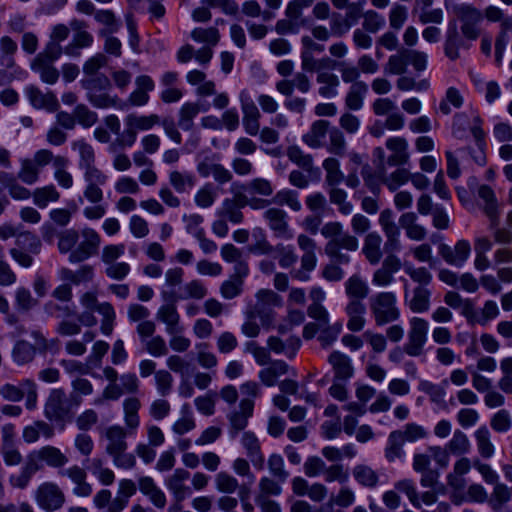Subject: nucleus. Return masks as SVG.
I'll return each mask as SVG.
<instances>
[{
  "label": "nucleus",
  "mask_w": 512,
  "mask_h": 512,
  "mask_svg": "<svg viewBox=\"0 0 512 512\" xmlns=\"http://www.w3.org/2000/svg\"><path fill=\"white\" fill-rule=\"evenodd\" d=\"M128 435V429L119 424L110 425L101 432L106 454L112 458L116 468L124 470H131L136 466V456L127 452Z\"/></svg>",
  "instance_id": "nucleus-1"
},
{
  "label": "nucleus",
  "mask_w": 512,
  "mask_h": 512,
  "mask_svg": "<svg viewBox=\"0 0 512 512\" xmlns=\"http://www.w3.org/2000/svg\"><path fill=\"white\" fill-rule=\"evenodd\" d=\"M81 403L82 398L73 395L68 397L64 389L54 388L45 401L43 413L48 421L64 427L74 419V408L79 407Z\"/></svg>",
  "instance_id": "nucleus-2"
},
{
  "label": "nucleus",
  "mask_w": 512,
  "mask_h": 512,
  "mask_svg": "<svg viewBox=\"0 0 512 512\" xmlns=\"http://www.w3.org/2000/svg\"><path fill=\"white\" fill-rule=\"evenodd\" d=\"M370 310L377 326L397 321L400 310L393 292H380L370 299Z\"/></svg>",
  "instance_id": "nucleus-3"
},
{
  "label": "nucleus",
  "mask_w": 512,
  "mask_h": 512,
  "mask_svg": "<svg viewBox=\"0 0 512 512\" xmlns=\"http://www.w3.org/2000/svg\"><path fill=\"white\" fill-rule=\"evenodd\" d=\"M35 502L38 507L46 512H54L61 509L66 501L65 494L58 484L43 482L35 490Z\"/></svg>",
  "instance_id": "nucleus-4"
},
{
  "label": "nucleus",
  "mask_w": 512,
  "mask_h": 512,
  "mask_svg": "<svg viewBox=\"0 0 512 512\" xmlns=\"http://www.w3.org/2000/svg\"><path fill=\"white\" fill-rule=\"evenodd\" d=\"M461 22V32L469 40H476L481 33L479 28L483 20V13L470 4H461L454 9Z\"/></svg>",
  "instance_id": "nucleus-5"
},
{
  "label": "nucleus",
  "mask_w": 512,
  "mask_h": 512,
  "mask_svg": "<svg viewBox=\"0 0 512 512\" xmlns=\"http://www.w3.org/2000/svg\"><path fill=\"white\" fill-rule=\"evenodd\" d=\"M408 340L404 345V351L409 356L417 357L423 354L427 341L428 322L420 317H412L409 321Z\"/></svg>",
  "instance_id": "nucleus-6"
},
{
  "label": "nucleus",
  "mask_w": 512,
  "mask_h": 512,
  "mask_svg": "<svg viewBox=\"0 0 512 512\" xmlns=\"http://www.w3.org/2000/svg\"><path fill=\"white\" fill-rule=\"evenodd\" d=\"M155 88L153 79L148 75H139L135 79V89L129 94L125 101L120 99L119 109L125 110L129 107L145 106L149 100V93Z\"/></svg>",
  "instance_id": "nucleus-7"
},
{
  "label": "nucleus",
  "mask_w": 512,
  "mask_h": 512,
  "mask_svg": "<svg viewBox=\"0 0 512 512\" xmlns=\"http://www.w3.org/2000/svg\"><path fill=\"white\" fill-rule=\"evenodd\" d=\"M255 402L248 399H241L238 407H234L227 414V419L230 426V435L232 438L236 437L240 431H243L247 425L248 420L253 416Z\"/></svg>",
  "instance_id": "nucleus-8"
},
{
  "label": "nucleus",
  "mask_w": 512,
  "mask_h": 512,
  "mask_svg": "<svg viewBox=\"0 0 512 512\" xmlns=\"http://www.w3.org/2000/svg\"><path fill=\"white\" fill-rule=\"evenodd\" d=\"M379 224L385 234L384 253L393 254L400 249V230L394 222L393 212L384 209L379 215Z\"/></svg>",
  "instance_id": "nucleus-9"
},
{
  "label": "nucleus",
  "mask_w": 512,
  "mask_h": 512,
  "mask_svg": "<svg viewBox=\"0 0 512 512\" xmlns=\"http://www.w3.org/2000/svg\"><path fill=\"white\" fill-rule=\"evenodd\" d=\"M189 478V471L184 468H177L165 479V485L173 495L174 501L181 503L192 494L191 488L186 485Z\"/></svg>",
  "instance_id": "nucleus-10"
},
{
  "label": "nucleus",
  "mask_w": 512,
  "mask_h": 512,
  "mask_svg": "<svg viewBox=\"0 0 512 512\" xmlns=\"http://www.w3.org/2000/svg\"><path fill=\"white\" fill-rule=\"evenodd\" d=\"M385 146L391 152L386 158L388 166H404L409 163V146L405 138L400 136L390 137L386 140Z\"/></svg>",
  "instance_id": "nucleus-11"
},
{
  "label": "nucleus",
  "mask_w": 512,
  "mask_h": 512,
  "mask_svg": "<svg viewBox=\"0 0 512 512\" xmlns=\"http://www.w3.org/2000/svg\"><path fill=\"white\" fill-rule=\"evenodd\" d=\"M241 108L243 112V126L246 133L250 136H256L260 130L259 119L261 114L254 102L242 92L240 95Z\"/></svg>",
  "instance_id": "nucleus-12"
},
{
  "label": "nucleus",
  "mask_w": 512,
  "mask_h": 512,
  "mask_svg": "<svg viewBox=\"0 0 512 512\" xmlns=\"http://www.w3.org/2000/svg\"><path fill=\"white\" fill-rule=\"evenodd\" d=\"M270 229L278 237L292 238L291 230L287 222V213L280 208H269L264 212Z\"/></svg>",
  "instance_id": "nucleus-13"
},
{
  "label": "nucleus",
  "mask_w": 512,
  "mask_h": 512,
  "mask_svg": "<svg viewBox=\"0 0 512 512\" xmlns=\"http://www.w3.org/2000/svg\"><path fill=\"white\" fill-rule=\"evenodd\" d=\"M138 488L140 492L148 497L150 502L158 509H163L166 506L167 498L165 493L156 484L154 479L150 476H141L138 479Z\"/></svg>",
  "instance_id": "nucleus-14"
},
{
  "label": "nucleus",
  "mask_w": 512,
  "mask_h": 512,
  "mask_svg": "<svg viewBox=\"0 0 512 512\" xmlns=\"http://www.w3.org/2000/svg\"><path fill=\"white\" fill-rule=\"evenodd\" d=\"M30 104L36 109H46L54 112L59 108V102L52 92L43 93L39 88L31 85L25 90Z\"/></svg>",
  "instance_id": "nucleus-15"
},
{
  "label": "nucleus",
  "mask_w": 512,
  "mask_h": 512,
  "mask_svg": "<svg viewBox=\"0 0 512 512\" xmlns=\"http://www.w3.org/2000/svg\"><path fill=\"white\" fill-rule=\"evenodd\" d=\"M28 456H34L36 462L37 460L42 461L53 468H62L69 461L68 457L59 448L51 445L43 446Z\"/></svg>",
  "instance_id": "nucleus-16"
},
{
  "label": "nucleus",
  "mask_w": 512,
  "mask_h": 512,
  "mask_svg": "<svg viewBox=\"0 0 512 512\" xmlns=\"http://www.w3.org/2000/svg\"><path fill=\"white\" fill-rule=\"evenodd\" d=\"M328 362L334 372L335 380L347 381L353 376L354 368L351 359L347 355L339 351H333L328 357Z\"/></svg>",
  "instance_id": "nucleus-17"
},
{
  "label": "nucleus",
  "mask_w": 512,
  "mask_h": 512,
  "mask_svg": "<svg viewBox=\"0 0 512 512\" xmlns=\"http://www.w3.org/2000/svg\"><path fill=\"white\" fill-rule=\"evenodd\" d=\"M141 401L137 397H128L123 401V420L130 435H134L140 426L139 410Z\"/></svg>",
  "instance_id": "nucleus-18"
},
{
  "label": "nucleus",
  "mask_w": 512,
  "mask_h": 512,
  "mask_svg": "<svg viewBox=\"0 0 512 512\" xmlns=\"http://www.w3.org/2000/svg\"><path fill=\"white\" fill-rule=\"evenodd\" d=\"M156 318L165 324L168 334L182 333L183 327L180 325V315L174 303L162 305L157 311Z\"/></svg>",
  "instance_id": "nucleus-19"
},
{
  "label": "nucleus",
  "mask_w": 512,
  "mask_h": 512,
  "mask_svg": "<svg viewBox=\"0 0 512 512\" xmlns=\"http://www.w3.org/2000/svg\"><path fill=\"white\" fill-rule=\"evenodd\" d=\"M241 444L254 467L262 469L264 467V455L256 435L250 431L244 432L241 437Z\"/></svg>",
  "instance_id": "nucleus-20"
},
{
  "label": "nucleus",
  "mask_w": 512,
  "mask_h": 512,
  "mask_svg": "<svg viewBox=\"0 0 512 512\" xmlns=\"http://www.w3.org/2000/svg\"><path fill=\"white\" fill-rule=\"evenodd\" d=\"M40 469L39 464L35 461L34 456H28L27 461L25 464L21 467L19 473L12 474L9 477V484L13 488L17 489H25L33 475Z\"/></svg>",
  "instance_id": "nucleus-21"
},
{
  "label": "nucleus",
  "mask_w": 512,
  "mask_h": 512,
  "mask_svg": "<svg viewBox=\"0 0 512 512\" xmlns=\"http://www.w3.org/2000/svg\"><path fill=\"white\" fill-rule=\"evenodd\" d=\"M269 350L276 354H284L288 358L295 357L298 349L301 346V341L296 336L289 337L286 341L276 336H270L267 340Z\"/></svg>",
  "instance_id": "nucleus-22"
},
{
  "label": "nucleus",
  "mask_w": 512,
  "mask_h": 512,
  "mask_svg": "<svg viewBox=\"0 0 512 512\" xmlns=\"http://www.w3.org/2000/svg\"><path fill=\"white\" fill-rule=\"evenodd\" d=\"M329 122L326 120L314 121L307 133L302 136V142L312 149L321 148L328 133Z\"/></svg>",
  "instance_id": "nucleus-23"
},
{
  "label": "nucleus",
  "mask_w": 512,
  "mask_h": 512,
  "mask_svg": "<svg viewBox=\"0 0 512 512\" xmlns=\"http://www.w3.org/2000/svg\"><path fill=\"white\" fill-rule=\"evenodd\" d=\"M316 82L319 84L318 94L326 99L334 98L338 95V87L340 86L339 77L330 71H319L316 76Z\"/></svg>",
  "instance_id": "nucleus-24"
},
{
  "label": "nucleus",
  "mask_w": 512,
  "mask_h": 512,
  "mask_svg": "<svg viewBox=\"0 0 512 512\" xmlns=\"http://www.w3.org/2000/svg\"><path fill=\"white\" fill-rule=\"evenodd\" d=\"M348 316L347 328L352 332H359L365 325L366 307L363 302L349 301L345 307Z\"/></svg>",
  "instance_id": "nucleus-25"
},
{
  "label": "nucleus",
  "mask_w": 512,
  "mask_h": 512,
  "mask_svg": "<svg viewBox=\"0 0 512 512\" xmlns=\"http://www.w3.org/2000/svg\"><path fill=\"white\" fill-rule=\"evenodd\" d=\"M17 248L12 250L13 256H27V254H38L40 252L41 240L40 238L31 233H20L16 238Z\"/></svg>",
  "instance_id": "nucleus-26"
},
{
  "label": "nucleus",
  "mask_w": 512,
  "mask_h": 512,
  "mask_svg": "<svg viewBox=\"0 0 512 512\" xmlns=\"http://www.w3.org/2000/svg\"><path fill=\"white\" fill-rule=\"evenodd\" d=\"M478 196L484 201V212L491 221L492 226L498 225L499 211L495 193L488 185H480L478 188Z\"/></svg>",
  "instance_id": "nucleus-27"
},
{
  "label": "nucleus",
  "mask_w": 512,
  "mask_h": 512,
  "mask_svg": "<svg viewBox=\"0 0 512 512\" xmlns=\"http://www.w3.org/2000/svg\"><path fill=\"white\" fill-rule=\"evenodd\" d=\"M344 288L349 301L363 302L370 292L367 282L357 274L352 275L345 281Z\"/></svg>",
  "instance_id": "nucleus-28"
},
{
  "label": "nucleus",
  "mask_w": 512,
  "mask_h": 512,
  "mask_svg": "<svg viewBox=\"0 0 512 512\" xmlns=\"http://www.w3.org/2000/svg\"><path fill=\"white\" fill-rule=\"evenodd\" d=\"M401 267L398 258H386L381 268L375 271L372 282L377 286H387L393 281V274Z\"/></svg>",
  "instance_id": "nucleus-29"
},
{
  "label": "nucleus",
  "mask_w": 512,
  "mask_h": 512,
  "mask_svg": "<svg viewBox=\"0 0 512 512\" xmlns=\"http://www.w3.org/2000/svg\"><path fill=\"white\" fill-rule=\"evenodd\" d=\"M257 302L255 304L254 310L257 315L262 317L263 314L269 316L267 310L273 307H279L282 305L281 297L270 289H261L256 294Z\"/></svg>",
  "instance_id": "nucleus-30"
},
{
  "label": "nucleus",
  "mask_w": 512,
  "mask_h": 512,
  "mask_svg": "<svg viewBox=\"0 0 512 512\" xmlns=\"http://www.w3.org/2000/svg\"><path fill=\"white\" fill-rule=\"evenodd\" d=\"M367 93L368 85L364 81H358V83L350 85L345 96V106L349 110H360L363 107Z\"/></svg>",
  "instance_id": "nucleus-31"
},
{
  "label": "nucleus",
  "mask_w": 512,
  "mask_h": 512,
  "mask_svg": "<svg viewBox=\"0 0 512 512\" xmlns=\"http://www.w3.org/2000/svg\"><path fill=\"white\" fill-rule=\"evenodd\" d=\"M397 167L398 168L389 175L386 174V169L382 170L378 175L380 182L386 185L391 192H395L400 186L407 183L411 177V173L408 169L401 166Z\"/></svg>",
  "instance_id": "nucleus-32"
},
{
  "label": "nucleus",
  "mask_w": 512,
  "mask_h": 512,
  "mask_svg": "<svg viewBox=\"0 0 512 512\" xmlns=\"http://www.w3.org/2000/svg\"><path fill=\"white\" fill-rule=\"evenodd\" d=\"M301 66L302 69L307 72H317L318 74L319 71H323L324 69L334 68L336 66V61L329 57L316 59L309 51H302Z\"/></svg>",
  "instance_id": "nucleus-33"
},
{
  "label": "nucleus",
  "mask_w": 512,
  "mask_h": 512,
  "mask_svg": "<svg viewBox=\"0 0 512 512\" xmlns=\"http://www.w3.org/2000/svg\"><path fill=\"white\" fill-rule=\"evenodd\" d=\"M159 123L160 117L156 114L137 115L135 113H131L125 117L126 127H131L136 132L148 131Z\"/></svg>",
  "instance_id": "nucleus-34"
},
{
  "label": "nucleus",
  "mask_w": 512,
  "mask_h": 512,
  "mask_svg": "<svg viewBox=\"0 0 512 512\" xmlns=\"http://www.w3.org/2000/svg\"><path fill=\"white\" fill-rule=\"evenodd\" d=\"M359 243L355 236L348 233H342L337 239L330 240L325 247L327 254L337 255L340 249L350 252H355L358 249Z\"/></svg>",
  "instance_id": "nucleus-35"
},
{
  "label": "nucleus",
  "mask_w": 512,
  "mask_h": 512,
  "mask_svg": "<svg viewBox=\"0 0 512 512\" xmlns=\"http://www.w3.org/2000/svg\"><path fill=\"white\" fill-rule=\"evenodd\" d=\"M288 159L306 172H312L314 161L311 154L305 153L298 145H290L286 149Z\"/></svg>",
  "instance_id": "nucleus-36"
},
{
  "label": "nucleus",
  "mask_w": 512,
  "mask_h": 512,
  "mask_svg": "<svg viewBox=\"0 0 512 512\" xmlns=\"http://www.w3.org/2000/svg\"><path fill=\"white\" fill-rule=\"evenodd\" d=\"M52 63L53 62L43 60L42 57H35L31 63V68L40 74L43 82L54 84L59 78V72Z\"/></svg>",
  "instance_id": "nucleus-37"
},
{
  "label": "nucleus",
  "mask_w": 512,
  "mask_h": 512,
  "mask_svg": "<svg viewBox=\"0 0 512 512\" xmlns=\"http://www.w3.org/2000/svg\"><path fill=\"white\" fill-rule=\"evenodd\" d=\"M59 273L63 281H68L75 285L91 281L94 275L93 268L89 265H83L75 271L62 268Z\"/></svg>",
  "instance_id": "nucleus-38"
},
{
  "label": "nucleus",
  "mask_w": 512,
  "mask_h": 512,
  "mask_svg": "<svg viewBox=\"0 0 512 512\" xmlns=\"http://www.w3.org/2000/svg\"><path fill=\"white\" fill-rule=\"evenodd\" d=\"M82 241L79 243L78 252L84 256H91L98 253L100 236L93 229H84L81 233Z\"/></svg>",
  "instance_id": "nucleus-39"
},
{
  "label": "nucleus",
  "mask_w": 512,
  "mask_h": 512,
  "mask_svg": "<svg viewBox=\"0 0 512 512\" xmlns=\"http://www.w3.org/2000/svg\"><path fill=\"white\" fill-rule=\"evenodd\" d=\"M169 183L176 192L184 193L195 186L196 178L189 172L173 170L169 173Z\"/></svg>",
  "instance_id": "nucleus-40"
},
{
  "label": "nucleus",
  "mask_w": 512,
  "mask_h": 512,
  "mask_svg": "<svg viewBox=\"0 0 512 512\" xmlns=\"http://www.w3.org/2000/svg\"><path fill=\"white\" fill-rule=\"evenodd\" d=\"M408 64L407 49H401L388 58L384 72L390 75H403L407 71Z\"/></svg>",
  "instance_id": "nucleus-41"
},
{
  "label": "nucleus",
  "mask_w": 512,
  "mask_h": 512,
  "mask_svg": "<svg viewBox=\"0 0 512 512\" xmlns=\"http://www.w3.org/2000/svg\"><path fill=\"white\" fill-rule=\"evenodd\" d=\"M322 166L326 172L325 183L328 187L338 186L344 180V174L340 170V162L336 158H326Z\"/></svg>",
  "instance_id": "nucleus-42"
},
{
  "label": "nucleus",
  "mask_w": 512,
  "mask_h": 512,
  "mask_svg": "<svg viewBox=\"0 0 512 512\" xmlns=\"http://www.w3.org/2000/svg\"><path fill=\"white\" fill-rule=\"evenodd\" d=\"M35 355V346L25 340L17 341L12 350L13 360L19 365L30 363Z\"/></svg>",
  "instance_id": "nucleus-43"
},
{
  "label": "nucleus",
  "mask_w": 512,
  "mask_h": 512,
  "mask_svg": "<svg viewBox=\"0 0 512 512\" xmlns=\"http://www.w3.org/2000/svg\"><path fill=\"white\" fill-rule=\"evenodd\" d=\"M353 477L354 479L362 486L368 488H374L378 481L379 477L376 471H374L370 466L359 464L353 468Z\"/></svg>",
  "instance_id": "nucleus-44"
},
{
  "label": "nucleus",
  "mask_w": 512,
  "mask_h": 512,
  "mask_svg": "<svg viewBox=\"0 0 512 512\" xmlns=\"http://www.w3.org/2000/svg\"><path fill=\"white\" fill-rule=\"evenodd\" d=\"M33 202L39 208L47 207L49 202H56L60 199V193L52 184L37 188L32 194Z\"/></svg>",
  "instance_id": "nucleus-45"
},
{
  "label": "nucleus",
  "mask_w": 512,
  "mask_h": 512,
  "mask_svg": "<svg viewBox=\"0 0 512 512\" xmlns=\"http://www.w3.org/2000/svg\"><path fill=\"white\" fill-rule=\"evenodd\" d=\"M430 291L423 287L418 286L413 291V296L409 301V308L414 313H423L428 311L430 307Z\"/></svg>",
  "instance_id": "nucleus-46"
},
{
  "label": "nucleus",
  "mask_w": 512,
  "mask_h": 512,
  "mask_svg": "<svg viewBox=\"0 0 512 512\" xmlns=\"http://www.w3.org/2000/svg\"><path fill=\"white\" fill-rule=\"evenodd\" d=\"M68 165V159L64 156H56L54 162V178L64 189H70L73 186V177L66 169Z\"/></svg>",
  "instance_id": "nucleus-47"
},
{
  "label": "nucleus",
  "mask_w": 512,
  "mask_h": 512,
  "mask_svg": "<svg viewBox=\"0 0 512 512\" xmlns=\"http://www.w3.org/2000/svg\"><path fill=\"white\" fill-rule=\"evenodd\" d=\"M87 99L96 108L115 107L119 109L120 99L116 95H110L107 90H101V92L89 91L87 92Z\"/></svg>",
  "instance_id": "nucleus-48"
},
{
  "label": "nucleus",
  "mask_w": 512,
  "mask_h": 512,
  "mask_svg": "<svg viewBox=\"0 0 512 512\" xmlns=\"http://www.w3.org/2000/svg\"><path fill=\"white\" fill-rule=\"evenodd\" d=\"M214 481L216 489L224 494H233L243 487L233 475L226 471L218 472Z\"/></svg>",
  "instance_id": "nucleus-49"
},
{
  "label": "nucleus",
  "mask_w": 512,
  "mask_h": 512,
  "mask_svg": "<svg viewBox=\"0 0 512 512\" xmlns=\"http://www.w3.org/2000/svg\"><path fill=\"white\" fill-rule=\"evenodd\" d=\"M479 454L483 458H490L494 454V445L490 439V432L486 426L478 428L474 433Z\"/></svg>",
  "instance_id": "nucleus-50"
},
{
  "label": "nucleus",
  "mask_w": 512,
  "mask_h": 512,
  "mask_svg": "<svg viewBox=\"0 0 512 512\" xmlns=\"http://www.w3.org/2000/svg\"><path fill=\"white\" fill-rule=\"evenodd\" d=\"M403 439L400 430L392 431L389 434L387 446L385 448V457L389 462H394L403 455Z\"/></svg>",
  "instance_id": "nucleus-51"
},
{
  "label": "nucleus",
  "mask_w": 512,
  "mask_h": 512,
  "mask_svg": "<svg viewBox=\"0 0 512 512\" xmlns=\"http://www.w3.org/2000/svg\"><path fill=\"white\" fill-rule=\"evenodd\" d=\"M329 200L338 207V211L343 215H349L353 211V205L347 201V193L338 186H331L328 190Z\"/></svg>",
  "instance_id": "nucleus-52"
},
{
  "label": "nucleus",
  "mask_w": 512,
  "mask_h": 512,
  "mask_svg": "<svg viewBox=\"0 0 512 512\" xmlns=\"http://www.w3.org/2000/svg\"><path fill=\"white\" fill-rule=\"evenodd\" d=\"M446 447L452 455H463L470 451L471 444L463 431L455 430Z\"/></svg>",
  "instance_id": "nucleus-53"
},
{
  "label": "nucleus",
  "mask_w": 512,
  "mask_h": 512,
  "mask_svg": "<svg viewBox=\"0 0 512 512\" xmlns=\"http://www.w3.org/2000/svg\"><path fill=\"white\" fill-rule=\"evenodd\" d=\"M208 293L205 285L199 280H192L181 287L178 299L187 300L195 299L201 300Z\"/></svg>",
  "instance_id": "nucleus-54"
},
{
  "label": "nucleus",
  "mask_w": 512,
  "mask_h": 512,
  "mask_svg": "<svg viewBox=\"0 0 512 512\" xmlns=\"http://www.w3.org/2000/svg\"><path fill=\"white\" fill-rule=\"evenodd\" d=\"M272 202L278 206H288L292 211H300L301 210V203L298 199V193L291 189H283L278 191L273 199Z\"/></svg>",
  "instance_id": "nucleus-55"
},
{
  "label": "nucleus",
  "mask_w": 512,
  "mask_h": 512,
  "mask_svg": "<svg viewBox=\"0 0 512 512\" xmlns=\"http://www.w3.org/2000/svg\"><path fill=\"white\" fill-rule=\"evenodd\" d=\"M40 172L41 170L35 166L31 159H24L21 162L17 178L27 185H33L38 181Z\"/></svg>",
  "instance_id": "nucleus-56"
},
{
  "label": "nucleus",
  "mask_w": 512,
  "mask_h": 512,
  "mask_svg": "<svg viewBox=\"0 0 512 512\" xmlns=\"http://www.w3.org/2000/svg\"><path fill=\"white\" fill-rule=\"evenodd\" d=\"M72 149L78 151L80 156L79 167L84 168L95 164V151L93 147L84 140H77L72 143Z\"/></svg>",
  "instance_id": "nucleus-57"
},
{
  "label": "nucleus",
  "mask_w": 512,
  "mask_h": 512,
  "mask_svg": "<svg viewBox=\"0 0 512 512\" xmlns=\"http://www.w3.org/2000/svg\"><path fill=\"white\" fill-rule=\"evenodd\" d=\"M217 197L215 187L211 183L204 184L195 194V204L200 208L211 207Z\"/></svg>",
  "instance_id": "nucleus-58"
},
{
  "label": "nucleus",
  "mask_w": 512,
  "mask_h": 512,
  "mask_svg": "<svg viewBox=\"0 0 512 512\" xmlns=\"http://www.w3.org/2000/svg\"><path fill=\"white\" fill-rule=\"evenodd\" d=\"M394 488L398 492L404 493L408 497V499L413 507L418 508V509L421 508L419 494L417 492V488H416V485L413 480H411V479L399 480L394 484Z\"/></svg>",
  "instance_id": "nucleus-59"
},
{
  "label": "nucleus",
  "mask_w": 512,
  "mask_h": 512,
  "mask_svg": "<svg viewBox=\"0 0 512 512\" xmlns=\"http://www.w3.org/2000/svg\"><path fill=\"white\" fill-rule=\"evenodd\" d=\"M268 469L270 474L279 482H285L289 477V472L285 469L284 459L281 455L273 453L268 458Z\"/></svg>",
  "instance_id": "nucleus-60"
},
{
  "label": "nucleus",
  "mask_w": 512,
  "mask_h": 512,
  "mask_svg": "<svg viewBox=\"0 0 512 512\" xmlns=\"http://www.w3.org/2000/svg\"><path fill=\"white\" fill-rule=\"evenodd\" d=\"M105 273L108 277L121 280L130 271V267L125 262H118L117 258H104Z\"/></svg>",
  "instance_id": "nucleus-61"
},
{
  "label": "nucleus",
  "mask_w": 512,
  "mask_h": 512,
  "mask_svg": "<svg viewBox=\"0 0 512 512\" xmlns=\"http://www.w3.org/2000/svg\"><path fill=\"white\" fill-rule=\"evenodd\" d=\"M200 108L196 103H185L179 111L178 125L183 130H190L193 126V119L199 113Z\"/></svg>",
  "instance_id": "nucleus-62"
},
{
  "label": "nucleus",
  "mask_w": 512,
  "mask_h": 512,
  "mask_svg": "<svg viewBox=\"0 0 512 512\" xmlns=\"http://www.w3.org/2000/svg\"><path fill=\"white\" fill-rule=\"evenodd\" d=\"M346 140L341 130L333 128L329 131V146L328 151L339 157L346 154Z\"/></svg>",
  "instance_id": "nucleus-63"
},
{
  "label": "nucleus",
  "mask_w": 512,
  "mask_h": 512,
  "mask_svg": "<svg viewBox=\"0 0 512 512\" xmlns=\"http://www.w3.org/2000/svg\"><path fill=\"white\" fill-rule=\"evenodd\" d=\"M145 350L153 357H162L168 354V347L164 338L160 335L149 339H143Z\"/></svg>",
  "instance_id": "nucleus-64"
}]
</instances>
